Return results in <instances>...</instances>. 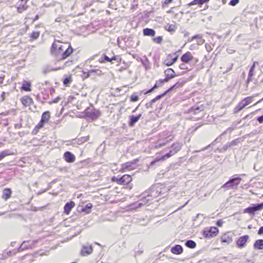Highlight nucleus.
<instances>
[{"instance_id":"obj_1","label":"nucleus","mask_w":263,"mask_h":263,"mask_svg":"<svg viewBox=\"0 0 263 263\" xmlns=\"http://www.w3.org/2000/svg\"><path fill=\"white\" fill-rule=\"evenodd\" d=\"M183 146V143L180 142H176L174 143L171 147V149L165 155L162 156L160 158H157L156 159L151 163V165H154L156 162L164 160L167 158H169L172 156L177 153L180 151Z\"/></svg>"},{"instance_id":"obj_2","label":"nucleus","mask_w":263,"mask_h":263,"mask_svg":"<svg viewBox=\"0 0 263 263\" xmlns=\"http://www.w3.org/2000/svg\"><path fill=\"white\" fill-rule=\"evenodd\" d=\"M241 180L242 179L240 177H235L230 179L226 183L223 184L221 187L227 190L234 189L239 184Z\"/></svg>"},{"instance_id":"obj_3","label":"nucleus","mask_w":263,"mask_h":263,"mask_svg":"<svg viewBox=\"0 0 263 263\" xmlns=\"http://www.w3.org/2000/svg\"><path fill=\"white\" fill-rule=\"evenodd\" d=\"M257 96H258V94L254 95L252 96L248 97L243 99L239 103L238 105L236 106L235 108L236 111H239L241 110H242L243 108H245L246 106H247L252 102V99L254 97Z\"/></svg>"},{"instance_id":"obj_4","label":"nucleus","mask_w":263,"mask_h":263,"mask_svg":"<svg viewBox=\"0 0 263 263\" xmlns=\"http://www.w3.org/2000/svg\"><path fill=\"white\" fill-rule=\"evenodd\" d=\"M184 82H183V81L177 82L174 85H173L172 87H171L169 89L166 90L163 93L157 96L156 97H155L154 99H152V102L155 103L157 100H160L161 98H162L164 96H165L168 92H169L170 91H171L175 87H182L184 85Z\"/></svg>"},{"instance_id":"obj_5","label":"nucleus","mask_w":263,"mask_h":263,"mask_svg":"<svg viewBox=\"0 0 263 263\" xmlns=\"http://www.w3.org/2000/svg\"><path fill=\"white\" fill-rule=\"evenodd\" d=\"M263 209V202L253 204L252 206H249L243 210V213H248L252 215H255L256 211L261 210Z\"/></svg>"},{"instance_id":"obj_6","label":"nucleus","mask_w":263,"mask_h":263,"mask_svg":"<svg viewBox=\"0 0 263 263\" xmlns=\"http://www.w3.org/2000/svg\"><path fill=\"white\" fill-rule=\"evenodd\" d=\"M165 78L164 79H161L159 80L160 84L168 82L170 79L174 78L175 76H178L179 74L176 75L175 72L172 68H167L164 72Z\"/></svg>"},{"instance_id":"obj_7","label":"nucleus","mask_w":263,"mask_h":263,"mask_svg":"<svg viewBox=\"0 0 263 263\" xmlns=\"http://www.w3.org/2000/svg\"><path fill=\"white\" fill-rule=\"evenodd\" d=\"M86 115L92 120H94L97 119L100 116L101 112L98 109L93 108L91 109H87L86 111Z\"/></svg>"},{"instance_id":"obj_8","label":"nucleus","mask_w":263,"mask_h":263,"mask_svg":"<svg viewBox=\"0 0 263 263\" xmlns=\"http://www.w3.org/2000/svg\"><path fill=\"white\" fill-rule=\"evenodd\" d=\"M219 230L217 227H211L210 230L203 232V235L206 238H210L216 236Z\"/></svg>"},{"instance_id":"obj_9","label":"nucleus","mask_w":263,"mask_h":263,"mask_svg":"<svg viewBox=\"0 0 263 263\" xmlns=\"http://www.w3.org/2000/svg\"><path fill=\"white\" fill-rule=\"evenodd\" d=\"M29 0H20L16 6L17 11L18 13H22L28 9V6L26 5Z\"/></svg>"},{"instance_id":"obj_10","label":"nucleus","mask_w":263,"mask_h":263,"mask_svg":"<svg viewBox=\"0 0 263 263\" xmlns=\"http://www.w3.org/2000/svg\"><path fill=\"white\" fill-rule=\"evenodd\" d=\"M50 118V113L49 111H47L44 112L42 116L41 120L40 123L38 124V127L39 128H42L44 126V124L45 123L48 122V120Z\"/></svg>"},{"instance_id":"obj_11","label":"nucleus","mask_w":263,"mask_h":263,"mask_svg":"<svg viewBox=\"0 0 263 263\" xmlns=\"http://www.w3.org/2000/svg\"><path fill=\"white\" fill-rule=\"evenodd\" d=\"M194 59L193 56L190 52H187L183 54L181 57V60L185 63H189L190 61H193Z\"/></svg>"},{"instance_id":"obj_12","label":"nucleus","mask_w":263,"mask_h":263,"mask_svg":"<svg viewBox=\"0 0 263 263\" xmlns=\"http://www.w3.org/2000/svg\"><path fill=\"white\" fill-rule=\"evenodd\" d=\"M134 163L132 162H126L122 165L121 168L119 170L120 172L124 173L127 171H131L135 168L133 166Z\"/></svg>"},{"instance_id":"obj_13","label":"nucleus","mask_w":263,"mask_h":263,"mask_svg":"<svg viewBox=\"0 0 263 263\" xmlns=\"http://www.w3.org/2000/svg\"><path fill=\"white\" fill-rule=\"evenodd\" d=\"M132 181V178L130 175H124L122 177H120V184L126 185Z\"/></svg>"},{"instance_id":"obj_14","label":"nucleus","mask_w":263,"mask_h":263,"mask_svg":"<svg viewBox=\"0 0 263 263\" xmlns=\"http://www.w3.org/2000/svg\"><path fill=\"white\" fill-rule=\"evenodd\" d=\"M248 235H245L240 237L236 242L237 245L240 248L243 247L245 246L246 243L248 241Z\"/></svg>"},{"instance_id":"obj_15","label":"nucleus","mask_w":263,"mask_h":263,"mask_svg":"<svg viewBox=\"0 0 263 263\" xmlns=\"http://www.w3.org/2000/svg\"><path fill=\"white\" fill-rule=\"evenodd\" d=\"M141 116H142L141 114H139L136 116H134V115L130 116L129 117V119H130V121L129 122V125L130 127L134 126L136 123H137L139 121V120L140 119V118H141Z\"/></svg>"},{"instance_id":"obj_16","label":"nucleus","mask_w":263,"mask_h":263,"mask_svg":"<svg viewBox=\"0 0 263 263\" xmlns=\"http://www.w3.org/2000/svg\"><path fill=\"white\" fill-rule=\"evenodd\" d=\"M64 157L65 160L69 163L73 162L75 160V156L70 152H66L64 153Z\"/></svg>"},{"instance_id":"obj_17","label":"nucleus","mask_w":263,"mask_h":263,"mask_svg":"<svg viewBox=\"0 0 263 263\" xmlns=\"http://www.w3.org/2000/svg\"><path fill=\"white\" fill-rule=\"evenodd\" d=\"M73 52V49L70 45L69 46L65 51L61 53V58L60 59L64 60L66 59Z\"/></svg>"},{"instance_id":"obj_18","label":"nucleus","mask_w":263,"mask_h":263,"mask_svg":"<svg viewBox=\"0 0 263 263\" xmlns=\"http://www.w3.org/2000/svg\"><path fill=\"white\" fill-rule=\"evenodd\" d=\"M171 57V55L170 54H169L167 56L166 59L164 61V63H163L165 65L167 66H170L172 65L173 64H174L177 61L178 56H176L175 57H174L172 59L170 60V58Z\"/></svg>"},{"instance_id":"obj_19","label":"nucleus","mask_w":263,"mask_h":263,"mask_svg":"<svg viewBox=\"0 0 263 263\" xmlns=\"http://www.w3.org/2000/svg\"><path fill=\"white\" fill-rule=\"evenodd\" d=\"M93 248L92 246H83L81 250V253L83 255H87L92 252Z\"/></svg>"},{"instance_id":"obj_20","label":"nucleus","mask_w":263,"mask_h":263,"mask_svg":"<svg viewBox=\"0 0 263 263\" xmlns=\"http://www.w3.org/2000/svg\"><path fill=\"white\" fill-rule=\"evenodd\" d=\"M21 102L25 106H29L33 103L31 98L29 96H25L21 99Z\"/></svg>"},{"instance_id":"obj_21","label":"nucleus","mask_w":263,"mask_h":263,"mask_svg":"<svg viewBox=\"0 0 263 263\" xmlns=\"http://www.w3.org/2000/svg\"><path fill=\"white\" fill-rule=\"evenodd\" d=\"M74 202L72 201L68 202L64 206V212L66 214H69L72 208L74 206Z\"/></svg>"},{"instance_id":"obj_22","label":"nucleus","mask_w":263,"mask_h":263,"mask_svg":"<svg viewBox=\"0 0 263 263\" xmlns=\"http://www.w3.org/2000/svg\"><path fill=\"white\" fill-rule=\"evenodd\" d=\"M171 252L172 253L179 255L182 253L183 248L179 245H175L171 248Z\"/></svg>"},{"instance_id":"obj_23","label":"nucleus","mask_w":263,"mask_h":263,"mask_svg":"<svg viewBox=\"0 0 263 263\" xmlns=\"http://www.w3.org/2000/svg\"><path fill=\"white\" fill-rule=\"evenodd\" d=\"M12 191L10 189H5L3 191L2 198L5 200H7L11 196Z\"/></svg>"},{"instance_id":"obj_24","label":"nucleus","mask_w":263,"mask_h":263,"mask_svg":"<svg viewBox=\"0 0 263 263\" xmlns=\"http://www.w3.org/2000/svg\"><path fill=\"white\" fill-rule=\"evenodd\" d=\"M143 33L144 35L154 36L155 35V31L151 28H145L143 30Z\"/></svg>"},{"instance_id":"obj_25","label":"nucleus","mask_w":263,"mask_h":263,"mask_svg":"<svg viewBox=\"0 0 263 263\" xmlns=\"http://www.w3.org/2000/svg\"><path fill=\"white\" fill-rule=\"evenodd\" d=\"M254 248L255 249L263 250V239L256 240L254 243Z\"/></svg>"},{"instance_id":"obj_26","label":"nucleus","mask_w":263,"mask_h":263,"mask_svg":"<svg viewBox=\"0 0 263 263\" xmlns=\"http://www.w3.org/2000/svg\"><path fill=\"white\" fill-rule=\"evenodd\" d=\"M221 239L222 242H225L228 244H229L232 242V239L231 237H230L227 234H224L221 237Z\"/></svg>"},{"instance_id":"obj_27","label":"nucleus","mask_w":263,"mask_h":263,"mask_svg":"<svg viewBox=\"0 0 263 263\" xmlns=\"http://www.w3.org/2000/svg\"><path fill=\"white\" fill-rule=\"evenodd\" d=\"M185 246L191 249H194L196 246V242L192 240H188L185 242Z\"/></svg>"},{"instance_id":"obj_28","label":"nucleus","mask_w":263,"mask_h":263,"mask_svg":"<svg viewBox=\"0 0 263 263\" xmlns=\"http://www.w3.org/2000/svg\"><path fill=\"white\" fill-rule=\"evenodd\" d=\"M31 84L29 82H25L21 87V89L26 91H31Z\"/></svg>"},{"instance_id":"obj_29","label":"nucleus","mask_w":263,"mask_h":263,"mask_svg":"<svg viewBox=\"0 0 263 263\" xmlns=\"http://www.w3.org/2000/svg\"><path fill=\"white\" fill-rule=\"evenodd\" d=\"M162 84H160L159 81H157L156 83L154 85V86L150 89L147 91H143L144 94H147L152 92L155 89L157 88L159 86H161Z\"/></svg>"},{"instance_id":"obj_30","label":"nucleus","mask_w":263,"mask_h":263,"mask_svg":"<svg viewBox=\"0 0 263 263\" xmlns=\"http://www.w3.org/2000/svg\"><path fill=\"white\" fill-rule=\"evenodd\" d=\"M162 84H160L159 81H157L156 83L154 85V86L150 89L147 91H143L144 94H147L152 92L155 89L157 88L159 86H161Z\"/></svg>"},{"instance_id":"obj_31","label":"nucleus","mask_w":263,"mask_h":263,"mask_svg":"<svg viewBox=\"0 0 263 263\" xmlns=\"http://www.w3.org/2000/svg\"><path fill=\"white\" fill-rule=\"evenodd\" d=\"M162 84H160L159 81H157L156 83L154 85V86L150 89L147 91H143L144 94H147L152 92L155 89L157 88L159 86H161Z\"/></svg>"},{"instance_id":"obj_32","label":"nucleus","mask_w":263,"mask_h":263,"mask_svg":"<svg viewBox=\"0 0 263 263\" xmlns=\"http://www.w3.org/2000/svg\"><path fill=\"white\" fill-rule=\"evenodd\" d=\"M92 207V205L90 203H87L82 209V211L85 212L86 214L90 212V210Z\"/></svg>"},{"instance_id":"obj_33","label":"nucleus","mask_w":263,"mask_h":263,"mask_svg":"<svg viewBox=\"0 0 263 263\" xmlns=\"http://www.w3.org/2000/svg\"><path fill=\"white\" fill-rule=\"evenodd\" d=\"M205 3L204 0H194L189 4V6H192L194 5H202L203 3Z\"/></svg>"},{"instance_id":"obj_34","label":"nucleus","mask_w":263,"mask_h":263,"mask_svg":"<svg viewBox=\"0 0 263 263\" xmlns=\"http://www.w3.org/2000/svg\"><path fill=\"white\" fill-rule=\"evenodd\" d=\"M240 142V139L238 138L234 140H233L231 142L229 143V147H232L238 145Z\"/></svg>"},{"instance_id":"obj_35","label":"nucleus","mask_w":263,"mask_h":263,"mask_svg":"<svg viewBox=\"0 0 263 263\" xmlns=\"http://www.w3.org/2000/svg\"><path fill=\"white\" fill-rule=\"evenodd\" d=\"M59 45L53 43L52 45L51 52L52 54H57Z\"/></svg>"},{"instance_id":"obj_36","label":"nucleus","mask_w":263,"mask_h":263,"mask_svg":"<svg viewBox=\"0 0 263 263\" xmlns=\"http://www.w3.org/2000/svg\"><path fill=\"white\" fill-rule=\"evenodd\" d=\"M165 29L169 32H174L176 29V27L174 25H170L168 26L165 27Z\"/></svg>"},{"instance_id":"obj_37","label":"nucleus","mask_w":263,"mask_h":263,"mask_svg":"<svg viewBox=\"0 0 263 263\" xmlns=\"http://www.w3.org/2000/svg\"><path fill=\"white\" fill-rule=\"evenodd\" d=\"M27 243H28V241H27ZM26 243V241H24L20 246V247L17 249V252H21L25 249H29V247H24L25 243Z\"/></svg>"},{"instance_id":"obj_38","label":"nucleus","mask_w":263,"mask_h":263,"mask_svg":"<svg viewBox=\"0 0 263 263\" xmlns=\"http://www.w3.org/2000/svg\"><path fill=\"white\" fill-rule=\"evenodd\" d=\"M57 69H53L51 67L46 66V67H45L43 68V72H44V73H47L49 72L50 71H53V70H56Z\"/></svg>"},{"instance_id":"obj_39","label":"nucleus","mask_w":263,"mask_h":263,"mask_svg":"<svg viewBox=\"0 0 263 263\" xmlns=\"http://www.w3.org/2000/svg\"><path fill=\"white\" fill-rule=\"evenodd\" d=\"M255 63H254L252 65L251 68L250 69V70L249 71V74H248V76H249L248 79H250L251 78V77H252L253 75V71H254V69L255 68Z\"/></svg>"},{"instance_id":"obj_40","label":"nucleus","mask_w":263,"mask_h":263,"mask_svg":"<svg viewBox=\"0 0 263 263\" xmlns=\"http://www.w3.org/2000/svg\"><path fill=\"white\" fill-rule=\"evenodd\" d=\"M92 75V71H89V70L87 72H83L82 78L83 79H87L90 77Z\"/></svg>"},{"instance_id":"obj_41","label":"nucleus","mask_w":263,"mask_h":263,"mask_svg":"<svg viewBox=\"0 0 263 263\" xmlns=\"http://www.w3.org/2000/svg\"><path fill=\"white\" fill-rule=\"evenodd\" d=\"M9 155V153H8V151H3L0 153V161Z\"/></svg>"},{"instance_id":"obj_42","label":"nucleus","mask_w":263,"mask_h":263,"mask_svg":"<svg viewBox=\"0 0 263 263\" xmlns=\"http://www.w3.org/2000/svg\"><path fill=\"white\" fill-rule=\"evenodd\" d=\"M39 32L33 31L31 34V37L32 40H36L39 37Z\"/></svg>"},{"instance_id":"obj_43","label":"nucleus","mask_w":263,"mask_h":263,"mask_svg":"<svg viewBox=\"0 0 263 263\" xmlns=\"http://www.w3.org/2000/svg\"><path fill=\"white\" fill-rule=\"evenodd\" d=\"M71 81V79L70 77H66L63 81V84L64 85L67 86Z\"/></svg>"},{"instance_id":"obj_44","label":"nucleus","mask_w":263,"mask_h":263,"mask_svg":"<svg viewBox=\"0 0 263 263\" xmlns=\"http://www.w3.org/2000/svg\"><path fill=\"white\" fill-rule=\"evenodd\" d=\"M89 71H92V74H96L97 75L100 76L102 74L101 70L98 69L90 70Z\"/></svg>"},{"instance_id":"obj_45","label":"nucleus","mask_w":263,"mask_h":263,"mask_svg":"<svg viewBox=\"0 0 263 263\" xmlns=\"http://www.w3.org/2000/svg\"><path fill=\"white\" fill-rule=\"evenodd\" d=\"M153 41L158 44H161L162 41V37L161 36H158L153 39Z\"/></svg>"},{"instance_id":"obj_46","label":"nucleus","mask_w":263,"mask_h":263,"mask_svg":"<svg viewBox=\"0 0 263 263\" xmlns=\"http://www.w3.org/2000/svg\"><path fill=\"white\" fill-rule=\"evenodd\" d=\"M105 61L107 62H110V58L108 57L106 55L104 54V59H102L101 60H100V63H104Z\"/></svg>"},{"instance_id":"obj_47","label":"nucleus","mask_w":263,"mask_h":263,"mask_svg":"<svg viewBox=\"0 0 263 263\" xmlns=\"http://www.w3.org/2000/svg\"><path fill=\"white\" fill-rule=\"evenodd\" d=\"M233 130H234V128L232 127H229V128H227V129L226 131H224L223 133H222L221 134L220 137L224 135L227 133H231Z\"/></svg>"},{"instance_id":"obj_48","label":"nucleus","mask_w":263,"mask_h":263,"mask_svg":"<svg viewBox=\"0 0 263 263\" xmlns=\"http://www.w3.org/2000/svg\"><path fill=\"white\" fill-rule=\"evenodd\" d=\"M239 0H231L229 3V5L235 6L239 3Z\"/></svg>"},{"instance_id":"obj_49","label":"nucleus","mask_w":263,"mask_h":263,"mask_svg":"<svg viewBox=\"0 0 263 263\" xmlns=\"http://www.w3.org/2000/svg\"><path fill=\"white\" fill-rule=\"evenodd\" d=\"M63 47V46L62 45H59L58 51L57 52V54H61V53L63 52V49H62Z\"/></svg>"},{"instance_id":"obj_50","label":"nucleus","mask_w":263,"mask_h":263,"mask_svg":"<svg viewBox=\"0 0 263 263\" xmlns=\"http://www.w3.org/2000/svg\"><path fill=\"white\" fill-rule=\"evenodd\" d=\"M111 180L113 182H115L116 183H117L118 184H120V178H118V177H116L115 176H114L113 177H112L111 178Z\"/></svg>"},{"instance_id":"obj_51","label":"nucleus","mask_w":263,"mask_h":263,"mask_svg":"<svg viewBox=\"0 0 263 263\" xmlns=\"http://www.w3.org/2000/svg\"><path fill=\"white\" fill-rule=\"evenodd\" d=\"M138 97L135 95H132L130 97V101L132 102H136L138 100Z\"/></svg>"},{"instance_id":"obj_52","label":"nucleus","mask_w":263,"mask_h":263,"mask_svg":"<svg viewBox=\"0 0 263 263\" xmlns=\"http://www.w3.org/2000/svg\"><path fill=\"white\" fill-rule=\"evenodd\" d=\"M202 38V35H200V34H196L194 36H193L192 39H191V40L190 41V42H191L193 40H195V39H201Z\"/></svg>"},{"instance_id":"obj_53","label":"nucleus","mask_w":263,"mask_h":263,"mask_svg":"<svg viewBox=\"0 0 263 263\" xmlns=\"http://www.w3.org/2000/svg\"><path fill=\"white\" fill-rule=\"evenodd\" d=\"M205 48L208 52H210L212 50V48L211 45L208 43L205 45Z\"/></svg>"},{"instance_id":"obj_54","label":"nucleus","mask_w":263,"mask_h":263,"mask_svg":"<svg viewBox=\"0 0 263 263\" xmlns=\"http://www.w3.org/2000/svg\"><path fill=\"white\" fill-rule=\"evenodd\" d=\"M16 253V251L15 250H13V251H7L6 252V254L8 256H11L12 255V254L14 255Z\"/></svg>"},{"instance_id":"obj_55","label":"nucleus","mask_w":263,"mask_h":263,"mask_svg":"<svg viewBox=\"0 0 263 263\" xmlns=\"http://www.w3.org/2000/svg\"><path fill=\"white\" fill-rule=\"evenodd\" d=\"M154 103V102H152V100L149 102H147L145 104V106L146 108L152 107L153 104Z\"/></svg>"},{"instance_id":"obj_56","label":"nucleus","mask_w":263,"mask_h":263,"mask_svg":"<svg viewBox=\"0 0 263 263\" xmlns=\"http://www.w3.org/2000/svg\"><path fill=\"white\" fill-rule=\"evenodd\" d=\"M172 140V138H171L169 140H167L166 141V142H161L159 144V145L160 146H164L167 142H168L169 141Z\"/></svg>"},{"instance_id":"obj_57","label":"nucleus","mask_w":263,"mask_h":263,"mask_svg":"<svg viewBox=\"0 0 263 263\" xmlns=\"http://www.w3.org/2000/svg\"><path fill=\"white\" fill-rule=\"evenodd\" d=\"M257 121L259 123H263V115L262 116H261L258 117L257 118Z\"/></svg>"},{"instance_id":"obj_58","label":"nucleus","mask_w":263,"mask_h":263,"mask_svg":"<svg viewBox=\"0 0 263 263\" xmlns=\"http://www.w3.org/2000/svg\"><path fill=\"white\" fill-rule=\"evenodd\" d=\"M179 67L180 69H187V66H186V65L184 63H181V64L179 65Z\"/></svg>"},{"instance_id":"obj_59","label":"nucleus","mask_w":263,"mask_h":263,"mask_svg":"<svg viewBox=\"0 0 263 263\" xmlns=\"http://www.w3.org/2000/svg\"><path fill=\"white\" fill-rule=\"evenodd\" d=\"M228 147H230L229 146V143H228L227 144L223 146L221 152H226L228 149Z\"/></svg>"},{"instance_id":"obj_60","label":"nucleus","mask_w":263,"mask_h":263,"mask_svg":"<svg viewBox=\"0 0 263 263\" xmlns=\"http://www.w3.org/2000/svg\"><path fill=\"white\" fill-rule=\"evenodd\" d=\"M212 144H209V145H208L207 146H206V147H204V148H202L201 150H199V151H196V152H200V151H205V150L207 149L209 147H210Z\"/></svg>"},{"instance_id":"obj_61","label":"nucleus","mask_w":263,"mask_h":263,"mask_svg":"<svg viewBox=\"0 0 263 263\" xmlns=\"http://www.w3.org/2000/svg\"><path fill=\"white\" fill-rule=\"evenodd\" d=\"M61 99V98L59 97L56 98L55 99H54L52 101V103H57L58 102H59V101Z\"/></svg>"},{"instance_id":"obj_62","label":"nucleus","mask_w":263,"mask_h":263,"mask_svg":"<svg viewBox=\"0 0 263 263\" xmlns=\"http://www.w3.org/2000/svg\"><path fill=\"white\" fill-rule=\"evenodd\" d=\"M173 0H165L164 3H163V5L164 6H166L168 4L171 3L172 2Z\"/></svg>"},{"instance_id":"obj_63","label":"nucleus","mask_w":263,"mask_h":263,"mask_svg":"<svg viewBox=\"0 0 263 263\" xmlns=\"http://www.w3.org/2000/svg\"><path fill=\"white\" fill-rule=\"evenodd\" d=\"M258 234L259 235H262L263 234V226L261 227L258 231Z\"/></svg>"},{"instance_id":"obj_64","label":"nucleus","mask_w":263,"mask_h":263,"mask_svg":"<svg viewBox=\"0 0 263 263\" xmlns=\"http://www.w3.org/2000/svg\"><path fill=\"white\" fill-rule=\"evenodd\" d=\"M5 76L3 75L0 77V84H3L4 79Z\"/></svg>"}]
</instances>
